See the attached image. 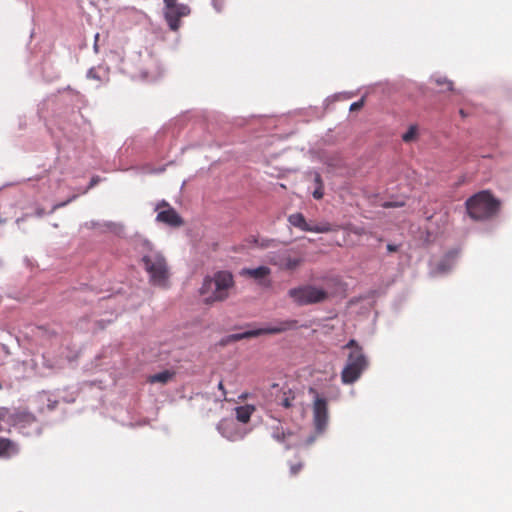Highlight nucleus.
Masks as SVG:
<instances>
[{
	"label": "nucleus",
	"instance_id": "8",
	"mask_svg": "<svg viewBox=\"0 0 512 512\" xmlns=\"http://www.w3.org/2000/svg\"><path fill=\"white\" fill-rule=\"evenodd\" d=\"M310 392L315 394L313 402V423L318 433H323L328 424V403L324 397H321L314 389Z\"/></svg>",
	"mask_w": 512,
	"mask_h": 512
},
{
	"label": "nucleus",
	"instance_id": "16",
	"mask_svg": "<svg viewBox=\"0 0 512 512\" xmlns=\"http://www.w3.org/2000/svg\"><path fill=\"white\" fill-rule=\"evenodd\" d=\"M255 411V407L252 405H244L236 407V420L241 423H248L250 421L252 413Z\"/></svg>",
	"mask_w": 512,
	"mask_h": 512
},
{
	"label": "nucleus",
	"instance_id": "34",
	"mask_svg": "<svg viewBox=\"0 0 512 512\" xmlns=\"http://www.w3.org/2000/svg\"><path fill=\"white\" fill-rule=\"evenodd\" d=\"M25 416H27L28 418L34 419V417L29 413H25Z\"/></svg>",
	"mask_w": 512,
	"mask_h": 512
},
{
	"label": "nucleus",
	"instance_id": "22",
	"mask_svg": "<svg viewBox=\"0 0 512 512\" xmlns=\"http://www.w3.org/2000/svg\"><path fill=\"white\" fill-rule=\"evenodd\" d=\"M436 83L439 86H445L444 89H446V90H452L453 89V83L451 81L447 80V79H440V78H438V79H436Z\"/></svg>",
	"mask_w": 512,
	"mask_h": 512
},
{
	"label": "nucleus",
	"instance_id": "7",
	"mask_svg": "<svg viewBox=\"0 0 512 512\" xmlns=\"http://www.w3.org/2000/svg\"><path fill=\"white\" fill-rule=\"evenodd\" d=\"M163 15L168 27L172 31H178L181 26V18L190 14V7L186 4L178 3L177 0H163Z\"/></svg>",
	"mask_w": 512,
	"mask_h": 512
},
{
	"label": "nucleus",
	"instance_id": "12",
	"mask_svg": "<svg viewBox=\"0 0 512 512\" xmlns=\"http://www.w3.org/2000/svg\"><path fill=\"white\" fill-rule=\"evenodd\" d=\"M363 372L364 369L346 364L341 372V381L343 384H352L361 377Z\"/></svg>",
	"mask_w": 512,
	"mask_h": 512
},
{
	"label": "nucleus",
	"instance_id": "21",
	"mask_svg": "<svg viewBox=\"0 0 512 512\" xmlns=\"http://www.w3.org/2000/svg\"><path fill=\"white\" fill-rule=\"evenodd\" d=\"M416 135H417L416 126H410L408 131L403 134L402 140L404 142H410L416 138Z\"/></svg>",
	"mask_w": 512,
	"mask_h": 512
},
{
	"label": "nucleus",
	"instance_id": "15",
	"mask_svg": "<svg viewBox=\"0 0 512 512\" xmlns=\"http://www.w3.org/2000/svg\"><path fill=\"white\" fill-rule=\"evenodd\" d=\"M18 453L17 445L7 438H0V457H10Z\"/></svg>",
	"mask_w": 512,
	"mask_h": 512
},
{
	"label": "nucleus",
	"instance_id": "28",
	"mask_svg": "<svg viewBox=\"0 0 512 512\" xmlns=\"http://www.w3.org/2000/svg\"><path fill=\"white\" fill-rule=\"evenodd\" d=\"M87 76L89 78H92V79H99L98 75L96 74V71L94 68H91L89 71H88V74Z\"/></svg>",
	"mask_w": 512,
	"mask_h": 512
},
{
	"label": "nucleus",
	"instance_id": "27",
	"mask_svg": "<svg viewBox=\"0 0 512 512\" xmlns=\"http://www.w3.org/2000/svg\"><path fill=\"white\" fill-rule=\"evenodd\" d=\"M99 181H100V178L98 176L92 177V179L89 183L88 189L93 188L95 185H97L99 183Z\"/></svg>",
	"mask_w": 512,
	"mask_h": 512
},
{
	"label": "nucleus",
	"instance_id": "20",
	"mask_svg": "<svg viewBox=\"0 0 512 512\" xmlns=\"http://www.w3.org/2000/svg\"><path fill=\"white\" fill-rule=\"evenodd\" d=\"M311 232H315V233H328V232H331L333 229H332V226L331 224L329 223H321L319 225H311Z\"/></svg>",
	"mask_w": 512,
	"mask_h": 512
},
{
	"label": "nucleus",
	"instance_id": "23",
	"mask_svg": "<svg viewBox=\"0 0 512 512\" xmlns=\"http://www.w3.org/2000/svg\"><path fill=\"white\" fill-rule=\"evenodd\" d=\"M302 468H303V463L302 462H298L296 464H291L290 465V474L292 476H295V475H297L301 471Z\"/></svg>",
	"mask_w": 512,
	"mask_h": 512
},
{
	"label": "nucleus",
	"instance_id": "6",
	"mask_svg": "<svg viewBox=\"0 0 512 512\" xmlns=\"http://www.w3.org/2000/svg\"><path fill=\"white\" fill-rule=\"evenodd\" d=\"M298 322L294 319L289 320H283V321H277L274 325L266 327V328H259L254 330H248L242 333H235L229 336V339L232 341H239L242 339H248L257 337L264 334H279L288 330H292L297 328Z\"/></svg>",
	"mask_w": 512,
	"mask_h": 512
},
{
	"label": "nucleus",
	"instance_id": "30",
	"mask_svg": "<svg viewBox=\"0 0 512 512\" xmlns=\"http://www.w3.org/2000/svg\"><path fill=\"white\" fill-rule=\"evenodd\" d=\"M315 182L317 183L318 186L323 185L321 176L319 174L315 175Z\"/></svg>",
	"mask_w": 512,
	"mask_h": 512
},
{
	"label": "nucleus",
	"instance_id": "4",
	"mask_svg": "<svg viewBox=\"0 0 512 512\" xmlns=\"http://www.w3.org/2000/svg\"><path fill=\"white\" fill-rule=\"evenodd\" d=\"M267 262L282 271L293 272L304 264L305 258L303 252L291 248L270 252L267 255Z\"/></svg>",
	"mask_w": 512,
	"mask_h": 512
},
{
	"label": "nucleus",
	"instance_id": "35",
	"mask_svg": "<svg viewBox=\"0 0 512 512\" xmlns=\"http://www.w3.org/2000/svg\"><path fill=\"white\" fill-rule=\"evenodd\" d=\"M272 388H273V389L278 388V384H273V385H272Z\"/></svg>",
	"mask_w": 512,
	"mask_h": 512
},
{
	"label": "nucleus",
	"instance_id": "36",
	"mask_svg": "<svg viewBox=\"0 0 512 512\" xmlns=\"http://www.w3.org/2000/svg\"><path fill=\"white\" fill-rule=\"evenodd\" d=\"M2 222V220L0 219V223Z\"/></svg>",
	"mask_w": 512,
	"mask_h": 512
},
{
	"label": "nucleus",
	"instance_id": "26",
	"mask_svg": "<svg viewBox=\"0 0 512 512\" xmlns=\"http://www.w3.org/2000/svg\"><path fill=\"white\" fill-rule=\"evenodd\" d=\"M274 243V240H263L261 243H259V246L262 247V248H267V247H270L272 246Z\"/></svg>",
	"mask_w": 512,
	"mask_h": 512
},
{
	"label": "nucleus",
	"instance_id": "5",
	"mask_svg": "<svg viewBox=\"0 0 512 512\" xmlns=\"http://www.w3.org/2000/svg\"><path fill=\"white\" fill-rule=\"evenodd\" d=\"M288 295L293 302L299 306L320 303L328 298V292L326 290L313 285H302L291 288L288 291Z\"/></svg>",
	"mask_w": 512,
	"mask_h": 512
},
{
	"label": "nucleus",
	"instance_id": "14",
	"mask_svg": "<svg viewBox=\"0 0 512 512\" xmlns=\"http://www.w3.org/2000/svg\"><path fill=\"white\" fill-rule=\"evenodd\" d=\"M289 223L305 232H311V225L307 223L302 213H294L288 217Z\"/></svg>",
	"mask_w": 512,
	"mask_h": 512
},
{
	"label": "nucleus",
	"instance_id": "18",
	"mask_svg": "<svg viewBox=\"0 0 512 512\" xmlns=\"http://www.w3.org/2000/svg\"><path fill=\"white\" fill-rule=\"evenodd\" d=\"M245 273L252 278L260 279L270 275L271 270L266 266H259L257 268L247 269Z\"/></svg>",
	"mask_w": 512,
	"mask_h": 512
},
{
	"label": "nucleus",
	"instance_id": "17",
	"mask_svg": "<svg viewBox=\"0 0 512 512\" xmlns=\"http://www.w3.org/2000/svg\"><path fill=\"white\" fill-rule=\"evenodd\" d=\"M174 375H175V372L169 371V370H164V371H162L160 373H156V374L150 375L148 377L147 381L149 383H151V384H153V383L166 384L170 380H172Z\"/></svg>",
	"mask_w": 512,
	"mask_h": 512
},
{
	"label": "nucleus",
	"instance_id": "11",
	"mask_svg": "<svg viewBox=\"0 0 512 512\" xmlns=\"http://www.w3.org/2000/svg\"><path fill=\"white\" fill-rule=\"evenodd\" d=\"M217 429L225 438L231 441L241 439L244 435L237 422L232 418L222 419Z\"/></svg>",
	"mask_w": 512,
	"mask_h": 512
},
{
	"label": "nucleus",
	"instance_id": "32",
	"mask_svg": "<svg viewBox=\"0 0 512 512\" xmlns=\"http://www.w3.org/2000/svg\"><path fill=\"white\" fill-rule=\"evenodd\" d=\"M387 249L390 251V252H395L397 250V247L395 245H392V244H389L387 246Z\"/></svg>",
	"mask_w": 512,
	"mask_h": 512
},
{
	"label": "nucleus",
	"instance_id": "31",
	"mask_svg": "<svg viewBox=\"0 0 512 512\" xmlns=\"http://www.w3.org/2000/svg\"><path fill=\"white\" fill-rule=\"evenodd\" d=\"M353 232L357 235H362L364 233V230L362 228H355Z\"/></svg>",
	"mask_w": 512,
	"mask_h": 512
},
{
	"label": "nucleus",
	"instance_id": "25",
	"mask_svg": "<svg viewBox=\"0 0 512 512\" xmlns=\"http://www.w3.org/2000/svg\"><path fill=\"white\" fill-rule=\"evenodd\" d=\"M323 185L318 186L313 192V197L315 199H321L323 197Z\"/></svg>",
	"mask_w": 512,
	"mask_h": 512
},
{
	"label": "nucleus",
	"instance_id": "19",
	"mask_svg": "<svg viewBox=\"0 0 512 512\" xmlns=\"http://www.w3.org/2000/svg\"><path fill=\"white\" fill-rule=\"evenodd\" d=\"M293 434L291 432H285L284 430H280L276 428L272 434L273 438L278 442H285L288 440Z\"/></svg>",
	"mask_w": 512,
	"mask_h": 512
},
{
	"label": "nucleus",
	"instance_id": "1",
	"mask_svg": "<svg viewBox=\"0 0 512 512\" xmlns=\"http://www.w3.org/2000/svg\"><path fill=\"white\" fill-rule=\"evenodd\" d=\"M234 286V278L229 271H218L212 277L206 276L200 288V294L206 304L221 302L229 297Z\"/></svg>",
	"mask_w": 512,
	"mask_h": 512
},
{
	"label": "nucleus",
	"instance_id": "2",
	"mask_svg": "<svg viewBox=\"0 0 512 512\" xmlns=\"http://www.w3.org/2000/svg\"><path fill=\"white\" fill-rule=\"evenodd\" d=\"M468 215L474 220H485L494 216L499 202L488 191H481L466 201Z\"/></svg>",
	"mask_w": 512,
	"mask_h": 512
},
{
	"label": "nucleus",
	"instance_id": "3",
	"mask_svg": "<svg viewBox=\"0 0 512 512\" xmlns=\"http://www.w3.org/2000/svg\"><path fill=\"white\" fill-rule=\"evenodd\" d=\"M141 262L149 275V281L153 285L166 286L169 278V270L164 256L156 251L145 254Z\"/></svg>",
	"mask_w": 512,
	"mask_h": 512
},
{
	"label": "nucleus",
	"instance_id": "33",
	"mask_svg": "<svg viewBox=\"0 0 512 512\" xmlns=\"http://www.w3.org/2000/svg\"><path fill=\"white\" fill-rule=\"evenodd\" d=\"M98 40H99V34H96L95 35V43H94V48L96 51L98 50V44H97Z\"/></svg>",
	"mask_w": 512,
	"mask_h": 512
},
{
	"label": "nucleus",
	"instance_id": "10",
	"mask_svg": "<svg viewBox=\"0 0 512 512\" xmlns=\"http://www.w3.org/2000/svg\"><path fill=\"white\" fill-rule=\"evenodd\" d=\"M343 348L350 349L346 364L355 365L358 368L366 370L368 367V360L363 353V349L356 340L351 339Z\"/></svg>",
	"mask_w": 512,
	"mask_h": 512
},
{
	"label": "nucleus",
	"instance_id": "29",
	"mask_svg": "<svg viewBox=\"0 0 512 512\" xmlns=\"http://www.w3.org/2000/svg\"><path fill=\"white\" fill-rule=\"evenodd\" d=\"M218 389L222 391V395L225 397L226 396V390H225V387H224V384H223L222 381L219 382Z\"/></svg>",
	"mask_w": 512,
	"mask_h": 512
},
{
	"label": "nucleus",
	"instance_id": "13",
	"mask_svg": "<svg viewBox=\"0 0 512 512\" xmlns=\"http://www.w3.org/2000/svg\"><path fill=\"white\" fill-rule=\"evenodd\" d=\"M295 400V393L288 387H282L279 389L278 394L276 395V402L278 405L288 409L293 406V401Z\"/></svg>",
	"mask_w": 512,
	"mask_h": 512
},
{
	"label": "nucleus",
	"instance_id": "9",
	"mask_svg": "<svg viewBox=\"0 0 512 512\" xmlns=\"http://www.w3.org/2000/svg\"><path fill=\"white\" fill-rule=\"evenodd\" d=\"M163 207L167 209L158 212L156 217L158 222L165 223L172 227H180L183 225L184 222L181 216L176 212L174 208L170 207L166 201L163 200L160 202L156 209L159 210Z\"/></svg>",
	"mask_w": 512,
	"mask_h": 512
},
{
	"label": "nucleus",
	"instance_id": "24",
	"mask_svg": "<svg viewBox=\"0 0 512 512\" xmlns=\"http://www.w3.org/2000/svg\"><path fill=\"white\" fill-rule=\"evenodd\" d=\"M364 105V99H360L359 101H356L351 104L350 111H357L360 110Z\"/></svg>",
	"mask_w": 512,
	"mask_h": 512
}]
</instances>
